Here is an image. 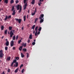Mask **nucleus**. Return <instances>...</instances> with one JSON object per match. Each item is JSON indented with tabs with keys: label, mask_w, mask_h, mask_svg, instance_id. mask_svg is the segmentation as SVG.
I'll list each match as a JSON object with an SVG mask.
<instances>
[{
	"label": "nucleus",
	"mask_w": 74,
	"mask_h": 74,
	"mask_svg": "<svg viewBox=\"0 0 74 74\" xmlns=\"http://www.w3.org/2000/svg\"><path fill=\"white\" fill-rule=\"evenodd\" d=\"M37 12V9H36V8H35V11L34 12V13H32V16H33V15H34V14H35V13H36Z\"/></svg>",
	"instance_id": "423d86ee"
},
{
	"label": "nucleus",
	"mask_w": 74,
	"mask_h": 74,
	"mask_svg": "<svg viewBox=\"0 0 74 74\" xmlns=\"http://www.w3.org/2000/svg\"><path fill=\"white\" fill-rule=\"evenodd\" d=\"M15 14V10H14L12 14V15H14Z\"/></svg>",
	"instance_id": "f3484780"
},
{
	"label": "nucleus",
	"mask_w": 74,
	"mask_h": 74,
	"mask_svg": "<svg viewBox=\"0 0 74 74\" xmlns=\"http://www.w3.org/2000/svg\"><path fill=\"white\" fill-rule=\"evenodd\" d=\"M28 43H29V42H30V40H28Z\"/></svg>",
	"instance_id": "603ef678"
},
{
	"label": "nucleus",
	"mask_w": 74,
	"mask_h": 74,
	"mask_svg": "<svg viewBox=\"0 0 74 74\" xmlns=\"http://www.w3.org/2000/svg\"><path fill=\"white\" fill-rule=\"evenodd\" d=\"M31 3L32 4H34V3H35V0H32Z\"/></svg>",
	"instance_id": "4468645a"
},
{
	"label": "nucleus",
	"mask_w": 74,
	"mask_h": 74,
	"mask_svg": "<svg viewBox=\"0 0 74 74\" xmlns=\"http://www.w3.org/2000/svg\"><path fill=\"white\" fill-rule=\"evenodd\" d=\"M8 0H5L4 2L5 3H6V4H7L8 3Z\"/></svg>",
	"instance_id": "a211bd4d"
},
{
	"label": "nucleus",
	"mask_w": 74,
	"mask_h": 74,
	"mask_svg": "<svg viewBox=\"0 0 74 74\" xmlns=\"http://www.w3.org/2000/svg\"><path fill=\"white\" fill-rule=\"evenodd\" d=\"M41 29H42L41 27H40L38 29V30L39 31H41Z\"/></svg>",
	"instance_id": "72a5a7b5"
},
{
	"label": "nucleus",
	"mask_w": 74,
	"mask_h": 74,
	"mask_svg": "<svg viewBox=\"0 0 74 74\" xmlns=\"http://www.w3.org/2000/svg\"><path fill=\"white\" fill-rule=\"evenodd\" d=\"M22 39H21V40H20L18 41V44H20V43H21V42H22Z\"/></svg>",
	"instance_id": "cd10ccee"
},
{
	"label": "nucleus",
	"mask_w": 74,
	"mask_h": 74,
	"mask_svg": "<svg viewBox=\"0 0 74 74\" xmlns=\"http://www.w3.org/2000/svg\"><path fill=\"white\" fill-rule=\"evenodd\" d=\"M24 21H26V16H24Z\"/></svg>",
	"instance_id": "c9c22d12"
},
{
	"label": "nucleus",
	"mask_w": 74,
	"mask_h": 74,
	"mask_svg": "<svg viewBox=\"0 0 74 74\" xmlns=\"http://www.w3.org/2000/svg\"><path fill=\"white\" fill-rule=\"evenodd\" d=\"M7 31H8V30L7 29H6L5 31V34H7Z\"/></svg>",
	"instance_id": "b1692460"
},
{
	"label": "nucleus",
	"mask_w": 74,
	"mask_h": 74,
	"mask_svg": "<svg viewBox=\"0 0 74 74\" xmlns=\"http://www.w3.org/2000/svg\"><path fill=\"white\" fill-rule=\"evenodd\" d=\"M19 3V1L17 0H16V4H17V3Z\"/></svg>",
	"instance_id": "4c0bfd02"
},
{
	"label": "nucleus",
	"mask_w": 74,
	"mask_h": 74,
	"mask_svg": "<svg viewBox=\"0 0 74 74\" xmlns=\"http://www.w3.org/2000/svg\"><path fill=\"white\" fill-rule=\"evenodd\" d=\"M36 25H34L32 27V29H33V30L34 29V28H35V27Z\"/></svg>",
	"instance_id": "6ab92c4d"
},
{
	"label": "nucleus",
	"mask_w": 74,
	"mask_h": 74,
	"mask_svg": "<svg viewBox=\"0 0 74 74\" xmlns=\"http://www.w3.org/2000/svg\"><path fill=\"white\" fill-rule=\"evenodd\" d=\"M5 50L7 51V49H8V47H5Z\"/></svg>",
	"instance_id": "2f4dec72"
},
{
	"label": "nucleus",
	"mask_w": 74,
	"mask_h": 74,
	"mask_svg": "<svg viewBox=\"0 0 74 74\" xmlns=\"http://www.w3.org/2000/svg\"><path fill=\"white\" fill-rule=\"evenodd\" d=\"M37 20H38V18H36L35 19L34 23H36V22Z\"/></svg>",
	"instance_id": "c85d7f7f"
},
{
	"label": "nucleus",
	"mask_w": 74,
	"mask_h": 74,
	"mask_svg": "<svg viewBox=\"0 0 74 74\" xmlns=\"http://www.w3.org/2000/svg\"><path fill=\"white\" fill-rule=\"evenodd\" d=\"M26 8V6H24V10H25Z\"/></svg>",
	"instance_id": "a18cd8bd"
},
{
	"label": "nucleus",
	"mask_w": 74,
	"mask_h": 74,
	"mask_svg": "<svg viewBox=\"0 0 74 74\" xmlns=\"http://www.w3.org/2000/svg\"><path fill=\"white\" fill-rule=\"evenodd\" d=\"M27 1V0H24V3H25Z\"/></svg>",
	"instance_id": "37998d69"
},
{
	"label": "nucleus",
	"mask_w": 74,
	"mask_h": 74,
	"mask_svg": "<svg viewBox=\"0 0 74 74\" xmlns=\"http://www.w3.org/2000/svg\"><path fill=\"white\" fill-rule=\"evenodd\" d=\"M44 14H42L41 15H40V16L39 17L40 19H44Z\"/></svg>",
	"instance_id": "39448f33"
},
{
	"label": "nucleus",
	"mask_w": 74,
	"mask_h": 74,
	"mask_svg": "<svg viewBox=\"0 0 74 74\" xmlns=\"http://www.w3.org/2000/svg\"><path fill=\"white\" fill-rule=\"evenodd\" d=\"M8 19V16H6L5 18V21H6Z\"/></svg>",
	"instance_id": "bb28decb"
},
{
	"label": "nucleus",
	"mask_w": 74,
	"mask_h": 74,
	"mask_svg": "<svg viewBox=\"0 0 74 74\" xmlns=\"http://www.w3.org/2000/svg\"><path fill=\"white\" fill-rule=\"evenodd\" d=\"M40 1H44V0H39Z\"/></svg>",
	"instance_id": "3c124183"
},
{
	"label": "nucleus",
	"mask_w": 74,
	"mask_h": 74,
	"mask_svg": "<svg viewBox=\"0 0 74 74\" xmlns=\"http://www.w3.org/2000/svg\"><path fill=\"white\" fill-rule=\"evenodd\" d=\"M22 46L20 47L19 48V50H20V51H21L22 50Z\"/></svg>",
	"instance_id": "4be33fe9"
},
{
	"label": "nucleus",
	"mask_w": 74,
	"mask_h": 74,
	"mask_svg": "<svg viewBox=\"0 0 74 74\" xmlns=\"http://www.w3.org/2000/svg\"><path fill=\"white\" fill-rule=\"evenodd\" d=\"M29 39H32V38H29Z\"/></svg>",
	"instance_id": "5fc2aeb1"
},
{
	"label": "nucleus",
	"mask_w": 74,
	"mask_h": 74,
	"mask_svg": "<svg viewBox=\"0 0 74 74\" xmlns=\"http://www.w3.org/2000/svg\"><path fill=\"white\" fill-rule=\"evenodd\" d=\"M18 68H17L15 70V73H17V72L18 71Z\"/></svg>",
	"instance_id": "aec40b11"
},
{
	"label": "nucleus",
	"mask_w": 74,
	"mask_h": 74,
	"mask_svg": "<svg viewBox=\"0 0 74 74\" xmlns=\"http://www.w3.org/2000/svg\"><path fill=\"white\" fill-rule=\"evenodd\" d=\"M14 6H13L12 7V8L11 10L12 11H14Z\"/></svg>",
	"instance_id": "c756f323"
},
{
	"label": "nucleus",
	"mask_w": 74,
	"mask_h": 74,
	"mask_svg": "<svg viewBox=\"0 0 74 74\" xmlns=\"http://www.w3.org/2000/svg\"><path fill=\"white\" fill-rule=\"evenodd\" d=\"M7 72H8V73L10 72V70L9 69H8Z\"/></svg>",
	"instance_id": "c03bdc74"
},
{
	"label": "nucleus",
	"mask_w": 74,
	"mask_h": 74,
	"mask_svg": "<svg viewBox=\"0 0 74 74\" xmlns=\"http://www.w3.org/2000/svg\"><path fill=\"white\" fill-rule=\"evenodd\" d=\"M13 50H14L15 49V47H13Z\"/></svg>",
	"instance_id": "09e8293b"
},
{
	"label": "nucleus",
	"mask_w": 74,
	"mask_h": 74,
	"mask_svg": "<svg viewBox=\"0 0 74 74\" xmlns=\"http://www.w3.org/2000/svg\"><path fill=\"white\" fill-rule=\"evenodd\" d=\"M15 59H15V60H19V58H18V57H16Z\"/></svg>",
	"instance_id": "473e14b6"
},
{
	"label": "nucleus",
	"mask_w": 74,
	"mask_h": 74,
	"mask_svg": "<svg viewBox=\"0 0 74 74\" xmlns=\"http://www.w3.org/2000/svg\"><path fill=\"white\" fill-rule=\"evenodd\" d=\"M27 19H28L29 18V15H27Z\"/></svg>",
	"instance_id": "49530a36"
},
{
	"label": "nucleus",
	"mask_w": 74,
	"mask_h": 74,
	"mask_svg": "<svg viewBox=\"0 0 74 74\" xmlns=\"http://www.w3.org/2000/svg\"><path fill=\"white\" fill-rule=\"evenodd\" d=\"M35 44H36V42H33L32 43V45H35Z\"/></svg>",
	"instance_id": "58836bf2"
},
{
	"label": "nucleus",
	"mask_w": 74,
	"mask_h": 74,
	"mask_svg": "<svg viewBox=\"0 0 74 74\" xmlns=\"http://www.w3.org/2000/svg\"><path fill=\"white\" fill-rule=\"evenodd\" d=\"M15 38H13V40H15Z\"/></svg>",
	"instance_id": "8fccbe9b"
},
{
	"label": "nucleus",
	"mask_w": 74,
	"mask_h": 74,
	"mask_svg": "<svg viewBox=\"0 0 74 74\" xmlns=\"http://www.w3.org/2000/svg\"><path fill=\"white\" fill-rule=\"evenodd\" d=\"M29 11H29V10H28V13H29Z\"/></svg>",
	"instance_id": "4d7b16f0"
},
{
	"label": "nucleus",
	"mask_w": 74,
	"mask_h": 74,
	"mask_svg": "<svg viewBox=\"0 0 74 74\" xmlns=\"http://www.w3.org/2000/svg\"><path fill=\"white\" fill-rule=\"evenodd\" d=\"M19 8H20V5H18L17 6V10H19Z\"/></svg>",
	"instance_id": "9b49d317"
},
{
	"label": "nucleus",
	"mask_w": 74,
	"mask_h": 74,
	"mask_svg": "<svg viewBox=\"0 0 74 74\" xmlns=\"http://www.w3.org/2000/svg\"><path fill=\"white\" fill-rule=\"evenodd\" d=\"M34 42H36V40H34Z\"/></svg>",
	"instance_id": "13d9d810"
},
{
	"label": "nucleus",
	"mask_w": 74,
	"mask_h": 74,
	"mask_svg": "<svg viewBox=\"0 0 74 74\" xmlns=\"http://www.w3.org/2000/svg\"><path fill=\"white\" fill-rule=\"evenodd\" d=\"M0 11H1V9L0 8Z\"/></svg>",
	"instance_id": "338daca9"
},
{
	"label": "nucleus",
	"mask_w": 74,
	"mask_h": 74,
	"mask_svg": "<svg viewBox=\"0 0 74 74\" xmlns=\"http://www.w3.org/2000/svg\"><path fill=\"white\" fill-rule=\"evenodd\" d=\"M44 19L43 18H41V19H40L41 20H40V23H42V22H44Z\"/></svg>",
	"instance_id": "2eb2a0df"
},
{
	"label": "nucleus",
	"mask_w": 74,
	"mask_h": 74,
	"mask_svg": "<svg viewBox=\"0 0 74 74\" xmlns=\"http://www.w3.org/2000/svg\"><path fill=\"white\" fill-rule=\"evenodd\" d=\"M29 57V53H27V58H28Z\"/></svg>",
	"instance_id": "e433bc0d"
},
{
	"label": "nucleus",
	"mask_w": 74,
	"mask_h": 74,
	"mask_svg": "<svg viewBox=\"0 0 74 74\" xmlns=\"http://www.w3.org/2000/svg\"><path fill=\"white\" fill-rule=\"evenodd\" d=\"M13 45H14V41L12 40V41H11V47H13Z\"/></svg>",
	"instance_id": "0eeeda50"
},
{
	"label": "nucleus",
	"mask_w": 74,
	"mask_h": 74,
	"mask_svg": "<svg viewBox=\"0 0 74 74\" xmlns=\"http://www.w3.org/2000/svg\"><path fill=\"white\" fill-rule=\"evenodd\" d=\"M14 3V0H11L10 1L11 4H12V3Z\"/></svg>",
	"instance_id": "412c9836"
},
{
	"label": "nucleus",
	"mask_w": 74,
	"mask_h": 74,
	"mask_svg": "<svg viewBox=\"0 0 74 74\" xmlns=\"http://www.w3.org/2000/svg\"><path fill=\"white\" fill-rule=\"evenodd\" d=\"M37 29H38V26H37L35 28V31L36 32L35 33V35H36V34H37Z\"/></svg>",
	"instance_id": "6e6552de"
},
{
	"label": "nucleus",
	"mask_w": 74,
	"mask_h": 74,
	"mask_svg": "<svg viewBox=\"0 0 74 74\" xmlns=\"http://www.w3.org/2000/svg\"><path fill=\"white\" fill-rule=\"evenodd\" d=\"M38 4L39 6H41V4L40 3H38Z\"/></svg>",
	"instance_id": "864d4df0"
},
{
	"label": "nucleus",
	"mask_w": 74,
	"mask_h": 74,
	"mask_svg": "<svg viewBox=\"0 0 74 74\" xmlns=\"http://www.w3.org/2000/svg\"><path fill=\"white\" fill-rule=\"evenodd\" d=\"M3 55H4L3 53V51H2V50H0V57L1 58H3Z\"/></svg>",
	"instance_id": "f03ea898"
},
{
	"label": "nucleus",
	"mask_w": 74,
	"mask_h": 74,
	"mask_svg": "<svg viewBox=\"0 0 74 74\" xmlns=\"http://www.w3.org/2000/svg\"><path fill=\"white\" fill-rule=\"evenodd\" d=\"M19 36H18V35H17L16 36V37H18Z\"/></svg>",
	"instance_id": "bf43d9fd"
},
{
	"label": "nucleus",
	"mask_w": 74,
	"mask_h": 74,
	"mask_svg": "<svg viewBox=\"0 0 74 74\" xmlns=\"http://www.w3.org/2000/svg\"><path fill=\"white\" fill-rule=\"evenodd\" d=\"M22 67H23V64H22L21 65V66H20V68L21 69V68H22Z\"/></svg>",
	"instance_id": "ea45409f"
},
{
	"label": "nucleus",
	"mask_w": 74,
	"mask_h": 74,
	"mask_svg": "<svg viewBox=\"0 0 74 74\" xmlns=\"http://www.w3.org/2000/svg\"><path fill=\"white\" fill-rule=\"evenodd\" d=\"M29 37H32V35L30 34V35Z\"/></svg>",
	"instance_id": "de8ad7c7"
},
{
	"label": "nucleus",
	"mask_w": 74,
	"mask_h": 74,
	"mask_svg": "<svg viewBox=\"0 0 74 74\" xmlns=\"http://www.w3.org/2000/svg\"><path fill=\"white\" fill-rule=\"evenodd\" d=\"M15 20H16V21H18V23H21V21H22V20L21 19H18V18H15Z\"/></svg>",
	"instance_id": "7ed1b4c3"
},
{
	"label": "nucleus",
	"mask_w": 74,
	"mask_h": 74,
	"mask_svg": "<svg viewBox=\"0 0 74 74\" xmlns=\"http://www.w3.org/2000/svg\"><path fill=\"white\" fill-rule=\"evenodd\" d=\"M16 37L15 36H13V37Z\"/></svg>",
	"instance_id": "052dcab7"
},
{
	"label": "nucleus",
	"mask_w": 74,
	"mask_h": 74,
	"mask_svg": "<svg viewBox=\"0 0 74 74\" xmlns=\"http://www.w3.org/2000/svg\"><path fill=\"white\" fill-rule=\"evenodd\" d=\"M27 43H22V46H24V47H26Z\"/></svg>",
	"instance_id": "1a4fd4ad"
},
{
	"label": "nucleus",
	"mask_w": 74,
	"mask_h": 74,
	"mask_svg": "<svg viewBox=\"0 0 74 74\" xmlns=\"http://www.w3.org/2000/svg\"><path fill=\"white\" fill-rule=\"evenodd\" d=\"M1 1V0H0V2Z\"/></svg>",
	"instance_id": "69168bd1"
},
{
	"label": "nucleus",
	"mask_w": 74,
	"mask_h": 74,
	"mask_svg": "<svg viewBox=\"0 0 74 74\" xmlns=\"http://www.w3.org/2000/svg\"><path fill=\"white\" fill-rule=\"evenodd\" d=\"M24 55H23L22 53H21V57L22 58H23L24 57Z\"/></svg>",
	"instance_id": "393cba45"
},
{
	"label": "nucleus",
	"mask_w": 74,
	"mask_h": 74,
	"mask_svg": "<svg viewBox=\"0 0 74 74\" xmlns=\"http://www.w3.org/2000/svg\"><path fill=\"white\" fill-rule=\"evenodd\" d=\"M22 30H23V27L22 28Z\"/></svg>",
	"instance_id": "6e6d98bb"
},
{
	"label": "nucleus",
	"mask_w": 74,
	"mask_h": 74,
	"mask_svg": "<svg viewBox=\"0 0 74 74\" xmlns=\"http://www.w3.org/2000/svg\"><path fill=\"white\" fill-rule=\"evenodd\" d=\"M13 32H15V30H13Z\"/></svg>",
	"instance_id": "e2e57ef3"
},
{
	"label": "nucleus",
	"mask_w": 74,
	"mask_h": 74,
	"mask_svg": "<svg viewBox=\"0 0 74 74\" xmlns=\"http://www.w3.org/2000/svg\"><path fill=\"white\" fill-rule=\"evenodd\" d=\"M11 15H10L8 17V19H11Z\"/></svg>",
	"instance_id": "7c9ffc66"
},
{
	"label": "nucleus",
	"mask_w": 74,
	"mask_h": 74,
	"mask_svg": "<svg viewBox=\"0 0 74 74\" xmlns=\"http://www.w3.org/2000/svg\"><path fill=\"white\" fill-rule=\"evenodd\" d=\"M5 44H6V46H8V45H9L8 41H7V42L5 43Z\"/></svg>",
	"instance_id": "ddd939ff"
},
{
	"label": "nucleus",
	"mask_w": 74,
	"mask_h": 74,
	"mask_svg": "<svg viewBox=\"0 0 74 74\" xmlns=\"http://www.w3.org/2000/svg\"><path fill=\"white\" fill-rule=\"evenodd\" d=\"M18 38H16V39L17 40V39H18Z\"/></svg>",
	"instance_id": "680f3d73"
},
{
	"label": "nucleus",
	"mask_w": 74,
	"mask_h": 74,
	"mask_svg": "<svg viewBox=\"0 0 74 74\" xmlns=\"http://www.w3.org/2000/svg\"><path fill=\"white\" fill-rule=\"evenodd\" d=\"M9 28L10 30H11L12 29V27L10 26L9 27Z\"/></svg>",
	"instance_id": "a878e982"
},
{
	"label": "nucleus",
	"mask_w": 74,
	"mask_h": 74,
	"mask_svg": "<svg viewBox=\"0 0 74 74\" xmlns=\"http://www.w3.org/2000/svg\"><path fill=\"white\" fill-rule=\"evenodd\" d=\"M40 34V32L39 31L38 32V33H37V32H36V33H35V36H37V34Z\"/></svg>",
	"instance_id": "dca6fc26"
},
{
	"label": "nucleus",
	"mask_w": 74,
	"mask_h": 74,
	"mask_svg": "<svg viewBox=\"0 0 74 74\" xmlns=\"http://www.w3.org/2000/svg\"><path fill=\"white\" fill-rule=\"evenodd\" d=\"M23 71H24V69H23L22 70V73H23Z\"/></svg>",
	"instance_id": "a19ab883"
},
{
	"label": "nucleus",
	"mask_w": 74,
	"mask_h": 74,
	"mask_svg": "<svg viewBox=\"0 0 74 74\" xmlns=\"http://www.w3.org/2000/svg\"><path fill=\"white\" fill-rule=\"evenodd\" d=\"M3 38H1V39H3Z\"/></svg>",
	"instance_id": "774afa93"
},
{
	"label": "nucleus",
	"mask_w": 74,
	"mask_h": 74,
	"mask_svg": "<svg viewBox=\"0 0 74 74\" xmlns=\"http://www.w3.org/2000/svg\"><path fill=\"white\" fill-rule=\"evenodd\" d=\"M24 6L25 7H27V3H25L24 5Z\"/></svg>",
	"instance_id": "79ce46f5"
},
{
	"label": "nucleus",
	"mask_w": 74,
	"mask_h": 74,
	"mask_svg": "<svg viewBox=\"0 0 74 74\" xmlns=\"http://www.w3.org/2000/svg\"><path fill=\"white\" fill-rule=\"evenodd\" d=\"M10 37H12L13 35L14 34V33H13V32H12V31H10Z\"/></svg>",
	"instance_id": "20e7f679"
},
{
	"label": "nucleus",
	"mask_w": 74,
	"mask_h": 74,
	"mask_svg": "<svg viewBox=\"0 0 74 74\" xmlns=\"http://www.w3.org/2000/svg\"><path fill=\"white\" fill-rule=\"evenodd\" d=\"M16 62V59L14 60V61H13L11 64V66H13V64H14V63H15V65H14V66L17 67H18V62Z\"/></svg>",
	"instance_id": "f257e3e1"
},
{
	"label": "nucleus",
	"mask_w": 74,
	"mask_h": 74,
	"mask_svg": "<svg viewBox=\"0 0 74 74\" xmlns=\"http://www.w3.org/2000/svg\"><path fill=\"white\" fill-rule=\"evenodd\" d=\"M23 51H24L25 52H26V51H27V49H23Z\"/></svg>",
	"instance_id": "f704fd0d"
},
{
	"label": "nucleus",
	"mask_w": 74,
	"mask_h": 74,
	"mask_svg": "<svg viewBox=\"0 0 74 74\" xmlns=\"http://www.w3.org/2000/svg\"><path fill=\"white\" fill-rule=\"evenodd\" d=\"M10 57H7V60L8 61H10Z\"/></svg>",
	"instance_id": "f8f14e48"
},
{
	"label": "nucleus",
	"mask_w": 74,
	"mask_h": 74,
	"mask_svg": "<svg viewBox=\"0 0 74 74\" xmlns=\"http://www.w3.org/2000/svg\"><path fill=\"white\" fill-rule=\"evenodd\" d=\"M40 3V4H42V3H41V2H40V3Z\"/></svg>",
	"instance_id": "0e129e2a"
},
{
	"label": "nucleus",
	"mask_w": 74,
	"mask_h": 74,
	"mask_svg": "<svg viewBox=\"0 0 74 74\" xmlns=\"http://www.w3.org/2000/svg\"><path fill=\"white\" fill-rule=\"evenodd\" d=\"M4 27L3 26H2L1 27V30H4Z\"/></svg>",
	"instance_id": "5701e85b"
},
{
	"label": "nucleus",
	"mask_w": 74,
	"mask_h": 74,
	"mask_svg": "<svg viewBox=\"0 0 74 74\" xmlns=\"http://www.w3.org/2000/svg\"><path fill=\"white\" fill-rule=\"evenodd\" d=\"M22 10V6L21 5L20 6V10L19 11H18V12H19V13H21V11Z\"/></svg>",
	"instance_id": "9d476101"
}]
</instances>
